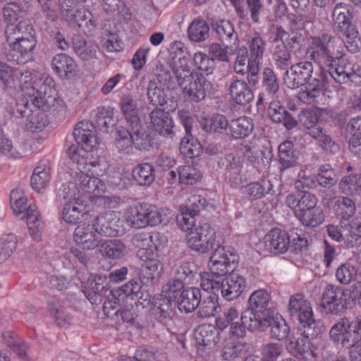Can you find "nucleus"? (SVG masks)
<instances>
[{"instance_id":"nucleus-41","label":"nucleus","mask_w":361,"mask_h":361,"mask_svg":"<svg viewBox=\"0 0 361 361\" xmlns=\"http://www.w3.org/2000/svg\"><path fill=\"white\" fill-rule=\"evenodd\" d=\"M189 39L196 43L204 42L209 37V26L202 18H195L188 28Z\"/></svg>"},{"instance_id":"nucleus-5","label":"nucleus","mask_w":361,"mask_h":361,"mask_svg":"<svg viewBox=\"0 0 361 361\" xmlns=\"http://www.w3.org/2000/svg\"><path fill=\"white\" fill-rule=\"evenodd\" d=\"M334 37L328 33H323L319 36L312 37L311 43L306 50L307 59L317 63L321 69L322 66L332 65L336 59L334 56L333 46L331 42Z\"/></svg>"},{"instance_id":"nucleus-32","label":"nucleus","mask_w":361,"mask_h":361,"mask_svg":"<svg viewBox=\"0 0 361 361\" xmlns=\"http://www.w3.org/2000/svg\"><path fill=\"white\" fill-rule=\"evenodd\" d=\"M219 335L218 329L212 324H204L200 325L195 331V338L197 343L209 348L219 342Z\"/></svg>"},{"instance_id":"nucleus-43","label":"nucleus","mask_w":361,"mask_h":361,"mask_svg":"<svg viewBox=\"0 0 361 361\" xmlns=\"http://www.w3.org/2000/svg\"><path fill=\"white\" fill-rule=\"evenodd\" d=\"M51 179L50 167L46 164L40 163L33 171L30 178L32 188L40 192L49 184Z\"/></svg>"},{"instance_id":"nucleus-17","label":"nucleus","mask_w":361,"mask_h":361,"mask_svg":"<svg viewBox=\"0 0 361 361\" xmlns=\"http://www.w3.org/2000/svg\"><path fill=\"white\" fill-rule=\"evenodd\" d=\"M94 224L78 226L73 233V240L83 250H94L101 243V239Z\"/></svg>"},{"instance_id":"nucleus-30","label":"nucleus","mask_w":361,"mask_h":361,"mask_svg":"<svg viewBox=\"0 0 361 361\" xmlns=\"http://www.w3.org/2000/svg\"><path fill=\"white\" fill-rule=\"evenodd\" d=\"M73 18L66 21L69 25L80 28L85 35H90L96 30L97 23L92 13L84 6L73 13Z\"/></svg>"},{"instance_id":"nucleus-54","label":"nucleus","mask_w":361,"mask_h":361,"mask_svg":"<svg viewBox=\"0 0 361 361\" xmlns=\"http://www.w3.org/2000/svg\"><path fill=\"white\" fill-rule=\"evenodd\" d=\"M317 181L320 186L331 188L336 184L338 177L334 169L329 164H324L318 169Z\"/></svg>"},{"instance_id":"nucleus-13","label":"nucleus","mask_w":361,"mask_h":361,"mask_svg":"<svg viewBox=\"0 0 361 361\" xmlns=\"http://www.w3.org/2000/svg\"><path fill=\"white\" fill-rule=\"evenodd\" d=\"M313 73L310 61H305L291 65L283 76V82L288 88L296 89L307 82Z\"/></svg>"},{"instance_id":"nucleus-40","label":"nucleus","mask_w":361,"mask_h":361,"mask_svg":"<svg viewBox=\"0 0 361 361\" xmlns=\"http://www.w3.org/2000/svg\"><path fill=\"white\" fill-rule=\"evenodd\" d=\"M264 327H270V336L279 341L287 338L289 333V327L285 320L281 317L269 315L267 320L264 321Z\"/></svg>"},{"instance_id":"nucleus-53","label":"nucleus","mask_w":361,"mask_h":361,"mask_svg":"<svg viewBox=\"0 0 361 361\" xmlns=\"http://www.w3.org/2000/svg\"><path fill=\"white\" fill-rule=\"evenodd\" d=\"M221 310L218 302V296L215 293L211 294L200 304V309L197 315L200 318L214 317Z\"/></svg>"},{"instance_id":"nucleus-29","label":"nucleus","mask_w":361,"mask_h":361,"mask_svg":"<svg viewBox=\"0 0 361 361\" xmlns=\"http://www.w3.org/2000/svg\"><path fill=\"white\" fill-rule=\"evenodd\" d=\"M201 298V290L198 288H186L176 301V307L182 312H192L200 305Z\"/></svg>"},{"instance_id":"nucleus-22","label":"nucleus","mask_w":361,"mask_h":361,"mask_svg":"<svg viewBox=\"0 0 361 361\" xmlns=\"http://www.w3.org/2000/svg\"><path fill=\"white\" fill-rule=\"evenodd\" d=\"M218 166L225 171V176L237 185L240 178L243 167L240 158L233 153L226 154L218 161Z\"/></svg>"},{"instance_id":"nucleus-1","label":"nucleus","mask_w":361,"mask_h":361,"mask_svg":"<svg viewBox=\"0 0 361 361\" xmlns=\"http://www.w3.org/2000/svg\"><path fill=\"white\" fill-rule=\"evenodd\" d=\"M331 340L348 348L351 361L361 359V315L353 321L344 317L338 319L329 331Z\"/></svg>"},{"instance_id":"nucleus-23","label":"nucleus","mask_w":361,"mask_h":361,"mask_svg":"<svg viewBox=\"0 0 361 361\" xmlns=\"http://www.w3.org/2000/svg\"><path fill=\"white\" fill-rule=\"evenodd\" d=\"M266 246L271 252L281 254L286 252L290 247L288 233L279 228L271 230L266 235Z\"/></svg>"},{"instance_id":"nucleus-24","label":"nucleus","mask_w":361,"mask_h":361,"mask_svg":"<svg viewBox=\"0 0 361 361\" xmlns=\"http://www.w3.org/2000/svg\"><path fill=\"white\" fill-rule=\"evenodd\" d=\"M89 172H90L89 167L80 168V171L77 173L79 185L85 192L94 194L95 196L99 195L104 191L105 184L102 180L93 176V171L91 174H89Z\"/></svg>"},{"instance_id":"nucleus-46","label":"nucleus","mask_w":361,"mask_h":361,"mask_svg":"<svg viewBox=\"0 0 361 361\" xmlns=\"http://www.w3.org/2000/svg\"><path fill=\"white\" fill-rule=\"evenodd\" d=\"M240 318L248 331H255L260 327H264V321L267 320V316L248 307L241 314Z\"/></svg>"},{"instance_id":"nucleus-19","label":"nucleus","mask_w":361,"mask_h":361,"mask_svg":"<svg viewBox=\"0 0 361 361\" xmlns=\"http://www.w3.org/2000/svg\"><path fill=\"white\" fill-rule=\"evenodd\" d=\"M317 336H312L305 333V329L302 334L298 338H292L288 344V348L300 359L305 361H311L317 357L315 350L312 346L310 338Z\"/></svg>"},{"instance_id":"nucleus-47","label":"nucleus","mask_w":361,"mask_h":361,"mask_svg":"<svg viewBox=\"0 0 361 361\" xmlns=\"http://www.w3.org/2000/svg\"><path fill=\"white\" fill-rule=\"evenodd\" d=\"M348 233L345 234L344 243L350 248L357 247L361 244V214L350 222Z\"/></svg>"},{"instance_id":"nucleus-63","label":"nucleus","mask_w":361,"mask_h":361,"mask_svg":"<svg viewBox=\"0 0 361 361\" xmlns=\"http://www.w3.org/2000/svg\"><path fill=\"white\" fill-rule=\"evenodd\" d=\"M3 339L7 346L19 356H26L27 345L17 334L12 331H7L3 334Z\"/></svg>"},{"instance_id":"nucleus-52","label":"nucleus","mask_w":361,"mask_h":361,"mask_svg":"<svg viewBox=\"0 0 361 361\" xmlns=\"http://www.w3.org/2000/svg\"><path fill=\"white\" fill-rule=\"evenodd\" d=\"M30 114L23 115V116L27 117V122L25 123L27 130L32 133L42 131L48 124L47 115L43 111H40L39 109L30 110Z\"/></svg>"},{"instance_id":"nucleus-7","label":"nucleus","mask_w":361,"mask_h":361,"mask_svg":"<svg viewBox=\"0 0 361 361\" xmlns=\"http://www.w3.org/2000/svg\"><path fill=\"white\" fill-rule=\"evenodd\" d=\"M238 261V257L233 248L219 246L210 257V271L225 276L233 272Z\"/></svg>"},{"instance_id":"nucleus-51","label":"nucleus","mask_w":361,"mask_h":361,"mask_svg":"<svg viewBox=\"0 0 361 361\" xmlns=\"http://www.w3.org/2000/svg\"><path fill=\"white\" fill-rule=\"evenodd\" d=\"M116 123V120L114 118L112 109L105 106L98 108L96 127L99 130L108 133L109 129L113 128Z\"/></svg>"},{"instance_id":"nucleus-64","label":"nucleus","mask_w":361,"mask_h":361,"mask_svg":"<svg viewBox=\"0 0 361 361\" xmlns=\"http://www.w3.org/2000/svg\"><path fill=\"white\" fill-rule=\"evenodd\" d=\"M262 88L269 96H274L279 90L276 75L271 68H265L262 73Z\"/></svg>"},{"instance_id":"nucleus-35","label":"nucleus","mask_w":361,"mask_h":361,"mask_svg":"<svg viewBox=\"0 0 361 361\" xmlns=\"http://www.w3.org/2000/svg\"><path fill=\"white\" fill-rule=\"evenodd\" d=\"M278 157L281 169L294 167L298 158L294 144L291 141L281 143L278 147Z\"/></svg>"},{"instance_id":"nucleus-61","label":"nucleus","mask_w":361,"mask_h":361,"mask_svg":"<svg viewBox=\"0 0 361 361\" xmlns=\"http://www.w3.org/2000/svg\"><path fill=\"white\" fill-rule=\"evenodd\" d=\"M347 130L350 135L349 139V149L353 151L361 146V117L352 118L348 126Z\"/></svg>"},{"instance_id":"nucleus-50","label":"nucleus","mask_w":361,"mask_h":361,"mask_svg":"<svg viewBox=\"0 0 361 361\" xmlns=\"http://www.w3.org/2000/svg\"><path fill=\"white\" fill-rule=\"evenodd\" d=\"M147 98L149 103L155 108L164 106L167 102L165 90L152 80L149 82L147 87Z\"/></svg>"},{"instance_id":"nucleus-12","label":"nucleus","mask_w":361,"mask_h":361,"mask_svg":"<svg viewBox=\"0 0 361 361\" xmlns=\"http://www.w3.org/2000/svg\"><path fill=\"white\" fill-rule=\"evenodd\" d=\"M8 43L9 50L4 52L8 61L17 64H25L35 59L37 43L32 42V39L13 40Z\"/></svg>"},{"instance_id":"nucleus-26","label":"nucleus","mask_w":361,"mask_h":361,"mask_svg":"<svg viewBox=\"0 0 361 361\" xmlns=\"http://www.w3.org/2000/svg\"><path fill=\"white\" fill-rule=\"evenodd\" d=\"M229 94L236 104L245 106L254 99V93L247 82L242 80H234L229 85Z\"/></svg>"},{"instance_id":"nucleus-2","label":"nucleus","mask_w":361,"mask_h":361,"mask_svg":"<svg viewBox=\"0 0 361 361\" xmlns=\"http://www.w3.org/2000/svg\"><path fill=\"white\" fill-rule=\"evenodd\" d=\"M288 312L291 317L298 319L305 329V333L310 336H317L325 330L323 322L314 318L310 302L306 299L303 293H298L290 296Z\"/></svg>"},{"instance_id":"nucleus-25","label":"nucleus","mask_w":361,"mask_h":361,"mask_svg":"<svg viewBox=\"0 0 361 361\" xmlns=\"http://www.w3.org/2000/svg\"><path fill=\"white\" fill-rule=\"evenodd\" d=\"M53 70L62 78L71 79L76 73L77 64L73 58L66 54H59L51 60Z\"/></svg>"},{"instance_id":"nucleus-37","label":"nucleus","mask_w":361,"mask_h":361,"mask_svg":"<svg viewBox=\"0 0 361 361\" xmlns=\"http://www.w3.org/2000/svg\"><path fill=\"white\" fill-rule=\"evenodd\" d=\"M72 47L75 54L84 61L96 58V47L92 42H87L80 35L73 36Z\"/></svg>"},{"instance_id":"nucleus-44","label":"nucleus","mask_w":361,"mask_h":361,"mask_svg":"<svg viewBox=\"0 0 361 361\" xmlns=\"http://www.w3.org/2000/svg\"><path fill=\"white\" fill-rule=\"evenodd\" d=\"M269 300L270 295L267 291L264 289L257 290L250 296L248 307L268 317L270 315L268 309Z\"/></svg>"},{"instance_id":"nucleus-48","label":"nucleus","mask_w":361,"mask_h":361,"mask_svg":"<svg viewBox=\"0 0 361 361\" xmlns=\"http://www.w3.org/2000/svg\"><path fill=\"white\" fill-rule=\"evenodd\" d=\"M0 152L6 156L14 159H20L27 154L25 145L16 143L13 145L12 140L6 137L0 138Z\"/></svg>"},{"instance_id":"nucleus-60","label":"nucleus","mask_w":361,"mask_h":361,"mask_svg":"<svg viewBox=\"0 0 361 361\" xmlns=\"http://www.w3.org/2000/svg\"><path fill=\"white\" fill-rule=\"evenodd\" d=\"M185 283L176 278L169 279L162 287L161 298L176 301L177 297L185 290Z\"/></svg>"},{"instance_id":"nucleus-62","label":"nucleus","mask_w":361,"mask_h":361,"mask_svg":"<svg viewBox=\"0 0 361 361\" xmlns=\"http://www.w3.org/2000/svg\"><path fill=\"white\" fill-rule=\"evenodd\" d=\"M179 182L182 184L192 185L202 177L201 172L196 168L189 166H180L177 169Z\"/></svg>"},{"instance_id":"nucleus-8","label":"nucleus","mask_w":361,"mask_h":361,"mask_svg":"<svg viewBox=\"0 0 361 361\" xmlns=\"http://www.w3.org/2000/svg\"><path fill=\"white\" fill-rule=\"evenodd\" d=\"M216 242V233L209 224H204L195 228L187 235L188 246L202 254L210 251Z\"/></svg>"},{"instance_id":"nucleus-57","label":"nucleus","mask_w":361,"mask_h":361,"mask_svg":"<svg viewBox=\"0 0 361 361\" xmlns=\"http://www.w3.org/2000/svg\"><path fill=\"white\" fill-rule=\"evenodd\" d=\"M297 217L304 226L315 227L323 222L324 213L319 207L315 206L304 213L298 214Z\"/></svg>"},{"instance_id":"nucleus-21","label":"nucleus","mask_w":361,"mask_h":361,"mask_svg":"<svg viewBox=\"0 0 361 361\" xmlns=\"http://www.w3.org/2000/svg\"><path fill=\"white\" fill-rule=\"evenodd\" d=\"M212 27L218 39L227 48L232 45H238V34L235 32L233 25L229 20H219L213 21Z\"/></svg>"},{"instance_id":"nucleus-3","label":"nucleus","mask_w":361,"mask_h":361,"mask_svg":"<svg viewBox=\"0 0 361 361\" xmlns=\"http://www.w3.org/2000/svg\"><path fill=\"white\" fill-rule=\"evenodd\" d=\"M89 126H92V124L87 122H80L76 125L73 130V137L77 145H71L67 149L69 158L77 164V169L79 171L81 167L85 169L90 166L92 167L96 166L92 162L87 164L84 155L81 154L82 151L91 152L99 144L97 138L92 131L89 129Z\"/></svg>"},{"instance_id":"nucleus-10","label":"nucleus","mask_w":361,"mask_h":361,"mask_svg":"<svg viewBox=\"0 0 361 361\" xmlns=\"http://www.w3.org/2000/svg\"><path fill=\"white\" fill-rule=\"evenodd\" d=\"M336 61L329 66V73L334 80L338 83H345L348 81L357 82V79L361 82V68L343 57L336 56Z\"/></svg>"},{"instance_id":"nucleus-20","label":"nucleus","mask_w":361,"mask_h":361,"mask_svg":"<svg viewBox=\"0 0 361 361\" xmlns=\"http://www.w3.org/2000/svg\"><path fill=\"white\" fill-rule=\"evenodd\" d=\"M222 296L227 300L238 298L245 288V279L237 272L225 276L221 285Z\"/></svg>"},{"instance_id":"nucleus-56","label":"nucleus","mask_w":361,"mask_h":361,"mask_svg":"<svg viewBox=\"0 0 361 361\" xmlns=\"http://www.w3.org/2000/svg\"><path fill=\"white\" fill-rule=\"evenodd\" d=\"M341 192L354 195L361 190V175L354 174L343 177L338 184Z\"/></svg>"},{"instance_id":"nucleus-16","label":"nucleus","mask_w":361,"mask_h":361,"mask_svg":"<svg viewBox=\"0 0 361 361\" xmlns=\"http://www.w3.org/2000/svg\"><path fill=\"white\" fill-rule=\"evenodd\" d=\"M94 225L99 235L114 237L121 231V221L114 211H109L98 215L94 220Z\"/></svg>"},{"instance_id":"nucleus-49","label":"nucleus","mask_w":361,"mask_h":361,"mask_svg":"<svg viewBox=\"0 0 361 361\" xmlns=\"http://www.w3.org/2000/svg\"><path fill=\"white\" fill-rule=\"evenodd\" d=\"M33 27L30 20L25 19L8 25L4 30L5 38L7 42L20 39V37L25 32Z\"/></svg>"},{"instance_id":"nucleus-38","label":"nucleus","mask_w":361,"mask_h":361,"mask_svg":"<svg viewBox=\"0 0 361 361\" xmlns=\"http://www.w3.org/2000/svg\"><path fill=\"white\" fill-rule=\"evenodd\" d=\"M25 219L30 235L35 240L41 239L44 224L36 205L30 204L26 209Z\"/></svg>"},{"instance_id":"nucleus-58","label":"nucleus","mask_w":361,"mask_h":361,"mask_svg":"<svg viewBox=\"0 0 361 361\" xmlns=\"http://www.w3.org/2000/svg\"><path fill=\"white\" fill-rule=\"evenodd\" d=\"M197 274V267L192 262H184L174 271V277L184 283H190Z\"/></svg>"},{"instance_id":"nucleus-9","label":"nucleus","mask_w":361,"mask_h":361,"mask_svg":"<svg viewBox=\"0 0 361 361\" xmlns=\"http://www.w3.org/2000/svg\"><path fill=\"white\" fill-rule=\"evenodd\" d=\"M128 221L132 227L142 228L147 226H154L161 223V215L154 207L147 204H137L129 209Z\"/></svg>"},{"instance_id":"nucleus-4","label":"nucleus","mask_w":361,"mask_h":361,"mask_svg":"<svg viewBox=\"0 0 361 361\" xmlns=\"http://www.w3.org/2000/svg\"><path fill=\"white\" fill-rule=\"evenodd\" d=\"M25 94L28 97L27 102H31L38 109L43 111L56 109L59 105V101L51 80L44 81H35L30 88L25 86L23 87Z\"/></svg>"},{"instance_id":"nucleus-59","label":"nucleus","mask_w":361,"mask_h":361,"mask_svg":"<svg viewBox=\"0 0 361 361\" xmlns=\"http://www.w3.org/2000/svg\"><path fill=\"white\" fill-rule=\"evenodd\" d=\"M273 185L269 180L263 178L260 182H253L247 185L246 192L251 198L259 199L269 193Z\"/></svg>"},{"instance_id":"nucleus-15","label":"nucleus","mask_w":361,"mask_h":361,"mask_svg":"<svg viewBox=\"0 0 361 361\" xmlns=\"http://www.w3.org/2000/svg\"><path fill=\"white\" fill-rule=\"evenodd\" d=\"M332 17L341 39L358 31L356 25L352 21L353 15L348 5L337 4L334 8Z\"/></svg>"},{"instance_id":"nucleus-36","label":"nucleus","mask_w":361,"mask_h":361,"mask_svg":"<svg viewBox=\"0 0 361 361\" xmlns=\"http://www.w3.org/2000/svg\"><path fill=\"white\" fill-rule=\"evenodd\" d=\"M133 179L140 186H149L155 180V169L149 163L136 165L132 171Z\"/></svg>"},{"instance_id":"nucleus-31","label":"nucleus","mask_w":361,"mask_h":361,"mask_svg":"<svg viewBox=\"0 0 361 361\" xmlns=\"http://www.w3.org/2000/svg\"><path fill=\"white\" fill-rule=\"evenodd\" d=\"M119 105L128 126L134 124L136 128L137 123L141 122L138 116L139 110L136 99L129 93L124 94L121 99Z\"/></svg>"},{"instance_id":"nucleus-39","label":"nucleus","mask_w":361,"mask_h":361,"mask_svg":"<svg viewBox=\"0 0 361 361\" xmlns=\"http://www.w3.org/2000/svg\"><path fill=\"white\" fill-rule=\"evenodd\" d=\"M163 272V264L157 259H149L142 264L140 276L146 283H153Z\"/></svg>"},{"instance_id":"nucleus-42","label":"nucleus","mask_w":361,"mask_h":361,"mask_svg":"<svg viewBox=\"0 0 361 361\" xmlns=\"http://www.w3.org/2000/svg\"><path fill=\"white\" fill-rule=\"evenodd\" d=\"M100 252L103 256L113 259L123 258L128 253L126 245L117 239L106 240L102 243Z\"/></svg>"},{"instance_id":"nucleus-11","label":"nucleus","mask_w":361,"mask_h":361,"mask_svg":"<svg viewBox=\"0 0 361 361\" xmlns=\"http://www.w3.org/2000/svg\"><path fill=\"white\" fill-rule=\"evenodd\" d=\"M321 306L326 313L336 314L347 309V299L344 288L332 284L326 285L322 292Z\"/></svg>"},{"instance_id":"nucleus-55","label":"nucleus","mask_w":361,"mask_h":361,"mask_svg":"<svg viewBox=\"0 0 361 361\" xmlns=\"http://www.w3.org/2000/svg\"><path fill=\"white\" fill-rule=\"evenodd\" d=\"M137 126L136 128L134 126V124L129 126L133 145L139 150H148L151 147L150 138L148 134L144 130L141 122L137 123Z\"/></svg>"},{"instance_id":"nucleus-33","label":"nucleus","mask_w":361,"mask_h":361,"mask_svg":"<svg viewBox=\"0 0 361 361\" xmlns=\"http://www.w3.org/2000/svg\"><path fill=\"white\" fill-rule=\"evenodd\" d=\"M176 301L171 299L161 298L154 308L157 320L165 326L169 325L176 316Z\"/></svg>"},{"instance_id":"nucleus-6","label":"nucleus","mask_w":361,"mask_h":361,"mask_svg":"<svg viewBox=\"0 0 361 361\" xmlns=\"http://www.w3.org/2000/svg\"><path fill=\"white\" fill-rule=\"evenodd\" d=\"M177 82L183 90V94L190 101L198 102L203 100L210 83L202 74L192 71L177 73Z\"/></svg>"},{"instance_id":"nucleus-28","label":"nucleus","mask_w":361,"mask_h":361,"mask_svg":"<svg viewBox=\"0 0 361 361\" xmlns=\"http://www.w3.org/2000/svg\"><path fill=\"white\" fill-rule=\"evenodd\" d=\"M268 115L276 123H282L287 130H291L298 126V121L278 102L270 103Z\"/></svg>"},{"instance_id":"nucleus-45","label":"nucleus","mask_w":361,"mask_h":361,"mask_svg":"<svg viewBox=\"0 0 361 361\" xmlns=\"http://www.w3.org/2000/svg\"><path fill=\"white\" fill-rule=\"evenodd\" d=\"M201 126L202 129L209 133L223 134L229 128L226 117L222 114H216L210 118L204 119Z\"/></svg>"},{"instance_id":"nucleus-27","label":"nucleus","mask_w":361,"mask_h":361,"mask_svg":"<svg viewBox=\"0 0 361 361\" xmlns=\"http://www.w3.org/2000/svg\"><path fill=\"white\" fill-rule=\"evenodd\" d=\"M333 211L340 218V226L345 231H349L350 222L355 214L356 207L354 201L348 197H341Z\"/></svg>"},{"instance_id":"nucleus-18","label":"nucleus","mask_w":361,"mask_h":361,"mask_svg":"<svg viewBox=\"0 0 361 361\" xmlns=\"http://www.w3.org/2000/svg\"><path fill=\"white\" fill-rule=\"evenodd\" d=\"M152 129L160 135L172 137L174 135V123L169 111L154 108L149 114Z\"/></svg>"},{"instance_id":"nucleus-14","label":"nucleus","mask_w":361,"mask_h":361,"mask_svg":"<svg viewBox=\"0 0 361 361\" xmlns=\"http://www.w3.org/2000/svg\"><path fill=\"white\" fill-rule=\"evenodd\" d=\"M243 150L247 160L257 169L267 166L271 159V150L257 138L243 145Z\"/></svg>"},{"instance_id":"nucleus-34","label":"nucleus","mask_w":361,"mask_h":361,"mask_svg":"<svg viewBox=\"0 0 361 361\" xmlns=\"http://www.w3.org/2000/svg\"><path fill=\"white\" fill-rule=\"evenodd\" d=\"M253 129V121L247 116H240L233 119L229 123L231 135L235 140L248 137L252 133Z\"/></svg>"}]
</instances>
